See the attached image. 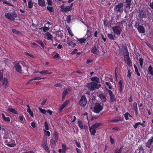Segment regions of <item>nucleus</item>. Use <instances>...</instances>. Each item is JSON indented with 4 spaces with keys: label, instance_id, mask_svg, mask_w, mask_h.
Instances as JSON below:
<instances>
[{
    "label": "nucleus",
    "instance_id": "72a5a7b5",
    "mask_svg": "<svg viewBox=\"0 0 153 153\" xmlns=\"http://www.w3.org/2000/svg\"><path fill=\"white\" fill-rule=\"evenodd\" d=\"M1 115L3 119L5 121L9 122L10 120V119L9 117H6L4 114L2 113L1 114Z\"/></svg>",
    "mask_w": 153,
    "mask_h": 153
},
{
    "label": "nucleus",
    "instance_id": "0e129e2a",
    "mask_svg": "<svg viewBox=\"0 0 153 153\" xmlns=\"http://www.w3.org/2000/svg\"><path fill=\"white\" fill-rule=\"evenodd\" d=\"M41 28L42 29L43 31L45 32H46L49 29V28L48 27H42Z\"/></svg>",
    "mask_w": 153,
    "mask_h": 153
},
{
    "label": "nucleus",
    "instance_id": "f03ea898",
    "mask_svg": "<svg viewBox=\"0 0 153 153\" xmlns=\"http://www.w3.org/2000/svg\"><path fill=\"white\" fill-rule=\"evenodd\" d=\"M123 55L125 56H126L127 58L126 61V62L128 65L129 66H131L132 65V62L129 56V52H128L127 48H125L124 51Z\"/></svg>",
    "mask_w": 153,
    "mask_h": 153
},
{
    "label": "nucleus",
    "instance_id": "2eb2a0df",
    "mask_svg": "<svg viewBox=\"0 0 153 153\" xmlns=\"http://www.w3.org/2000/svg\"><path fill=\"white\" fill-rule=\"evenodd\" d=\"M1 85H4L5 88H6L7 87V84L8 83V80L7 78L4 77L3 78L2 80Z\"/></svg>",
    "mask_w": 153,
    "mask_h": 153
},
{
    "label": "nucleus",
    "instance_id": "39448f33",
    "mask_svg": "<svg viewBox=\"0 0 153 153\" xmlns=\"http://www.w3.org/2000/svg\"><path fill=\"white\" fill-rule=\"evenodd\" d=\"M41 146L48 153H50V151L48 146L47 139H43Z\"/></svg>",
    "mask_w": 153,
    "mask_h": 153
},
{
    "label": "nucleus",
    "instance_id": "a211bd4d",
    "mask_svg": "<svg viewBox=\"0 0 153 153\" xmlns=\"http://www.w3.org/2000/svg\"><path fill=\"white\" fill-rule=\"evenodd\" d=\"M91 33L92 31L91 30V28H88L87 31L85 36L84 37H86V39H87L88 38H90L91 35Z\"/></svg>",
    "mask_w": 153,
    "mask_h": 153
},
{
    "label": "nucleus",
    "instance_id": "ddd939ff",
    "mask_svg": "<svg viewBox=\"0 0 153 153\" xmlns=\"http://www.w3.org/2000/svg\"><path fill=\"white\" fill-rule=\"evenodd\" d=\"M71 90L69 88H67L65 89L62 92V101H64L66 96L68 94L69 91H71Z\"/></svg>",
    "mask_w": 153,
    "mask_h": 153
},
{
    "label": "nucleus",
    "instance_id": "8fccbe9b",
    "mask_svg": "<svg viewBox=\"0 0 153 153\" xmlns=\"http://www.w3.org/2000/svg\"><path fill=\"white\" fill-rule=\"evenodd\" d=\"M71 15H68L67 16L66 19V21L67 23L68 24L69 23L71 22Z\"/></svg>",
    "mask_w": 153,
    "mask_h": 153
},
{
    "label": "nucleus",
    "instance_id": "cd10ccee",
    "mask_svg": "<svg viewBox=\"0 0 153 153\" xmlns=\"http://www.w3.org/2000/svg\"><path fill=\"white\" fill-rule=\"evenodd\" d=\"M102 125V123H96L92 125L91 127H92V128L96 129Z\"/></svg>",
    "mask_w": 153,
    "mask_h": 153
},
{
    "label": "nucleus",
    "instance_id": "e433bc0d",
    "mask_svg": "<svg viewBox=\"0 0 153 153\" xmlns=\"http://www.w3.org/2000/svg\"><path fill=\"white\" fill-rule=\"evenodd\" d=\"M39 73L42 74H51L52 73V72H49L48 70H44L40 71V72H39Z\"/></svg>",
    "mask_w": 153,
    "mask_h": 153
},
{
    "label": "nucleus",
    "instance_id": "20e7f679",
    "mask_svg": "<svg viewBox=\"0 0 153 153\" xmlns=\"http://www.w3.org/2000/svg\"><path fill=\"white\" fill-rule=\"evenodd\" d=\"M103 108V106L99 103H95L93 108V111L96 113H99Z\"/></svg>",
    "mask_w": 153,
    "mask_h": 153
},
{
    "label": "nucleus",
    "instance_id": "412c9836",
    "mask_svg": "<svg viewBox=\"0 0 153 153\" xmlns=\"http://www.w3.org/2000/svg\"><path fill=\"white\" fill-rule=\"evenodd\" d=\"M99 97L103 102H105L106 100V98L105 95L102 93H100L99 94Z\"/></svg>",
    "mask_w": 153,
    "mask_h": 153
},
{
    "label": "nucleus",
    "instance_id": "a19ab883",
    "mask_svg": "<svg viewBox=\"0 0 153 153\" xmlns=\"http://www.w3.org/2000/svg\"><path fill=\"white\" fill-rule=\"evenodd\" d=\"M153 142V140H152V139H149L148 141V142L146 143V146L149 148H150Z\"/></svg>",
    "mask_w": 153,
    "mask_h": 153
},
{
    "label": "nucleus",
    "instance_id": "6ab92c4d",
    "mask_svg": "<svg viewBox=\"0 0 153 153\" xmlns=\"http://www.w3.org/2000/svg\"><path fill=\"white\" fill-rule=\"evenodd\" d=\"M89 128L91 135L94 136L96 133H97V131L95 129L92 128L89 125Z\"/></svg>",
    "mask_w": 153,
    "mask_h": 153
},
{
    "label": "nucleus",
    "instance_id": "680f3d73",
    "mask_svg": "<svg viewBox=\"0 0 153 153\" xmlns=\"http://www.w3.org/2000/svg\"><path fill=\"white\" fill-rule=\"evenodd\" d=\"M128 74L127 76L129 78H130L131 77V72H130L131 70L129 69H128Z\"/></svg>",
    "mask_w": 153,
    "mask_h": 153
},
{
    "label": "nucleus",
    "instance_id": "864d4df0",
    "mask_svg": "<svg viewBox=\"0 0 153 153\" xmlns=\"http://www.w3.org/2000/svg\"><path fill=\"white\" fill-rule=\"evenodd\" d=\"M133 108L134 110H138L137 102H134L133 104Z\"/></svg>",
    "mask_w": 153,
    "mask_h": 153
},
{
    "label": "nucleus",
    "instance_id": "a878e982",
    "mask_svg": "<svg viewBox=\"0 0 153 153\" xmlns=\"http://www.w3.org/2000/svg\"><path fill=\"white\" fill-rule=\"evenodd\" d=\"M123 118L121 117H118L117 119H115L112 120H110L109 121L110 122H114L120 121L123 120Z\"/></svg>",
    "mask_w": 153,
    "mask_h": 153
},
{
    "label": "nucleus",
    "instance_id": "5701e85b",
    "mask_svg": "<svg viewBox=\"0 0 153 153\" xmlns=\"http://www.w3.org/2000/svg\"><path fill=\"white\" fill-rule=\"evenodd\" d=\"M66 43L68 46L71 47H74L76 45V43L72 41H70L69 40H67Z\"/></svg>",
    "mask_w": 153,
    "mask_h": 153
},
{
    "label": "nucleus",
    "instance_id": "2f4dec72",
    "mask_svg": "<svg viewBox=\"0 0 153 153\" xmlns=\"http://www.w3.org/2000/svg\"><path fill=\"white\" fill-rule=\"evenodd\" d=\"M91 80L92 81H95L96 83H98L100 82V80L99 78L97 77L94 76L91 78Z\"/></svg>",
    "mask_w": 153,
    "mask_h": 153
},
{
    "label": "nucleus",
    "instance_id": "c756f323",
    "mask_svg": "<svg viewBox=\"0 0 153 153\" xmlns=\"http://www.w3.org/2000/svg\"><path fill=\"white\" fill-rule=\"evenodd\" d=\"M27 111L29 113V114L31 117H33V113L32 111H31L30 107L28 104L27 105Z\"/></svg>",
    "mask_w": 153,
    "mask_h": 153
},
{
    "label": "nucleus",
    "instance_id": "79ce46f5",
    "mask_svg": "<svg viewBox=\"0 0 153 153\" xmlns=\"http://www.w3.org/2000/svg\"><path fill=\"white\" fill-rule=\"evenodd\" d=\"M134 67L135 69V72L136 73L137 75L138 76H140V74L139 72V70L137 66L135 65L134 64Z\"/></svg>",
    "mask_w": 153,
    "mask_h": 153
},
{
    "label": "nucleus",
    "instance_id": "ea45409f",
    "mask_svg": "<svg viewBox=\"0 0 153 153\" xmlns=\"http://www.w3.org/2000/svg\"><path fill=\"white\" fill-rule=\"evenodd\" d=\"M119 84L120 85V89L119 91L121 93L123 91V86L122 85V82L121 80H120L119 82Z\"/></svg>",
    "mask_w": 153,
    "mask_h": 153
},
{
    "label": "nucleus",
    "instance_id": "9b49d317",
    "mask_svg": "<svg viewBox=\"0 0 153 153\" xmlns=\"http://www.w3.org/2000/svg\"><path fill=\"white\" fill-rule=\"evenodd\" d=\"M60 8L62 9V11L63 12L67 13L71 11L72 10L69 6H65L62 5L60 7Z\"/></svg>",
    "mask_w": 153,
    "mask_h": 153
},
{
    "label": "nucleus",
    "instance_id": "49530a36",
    "mask_svg": "<svg viewBox=\"0 0 153 153\" xmlns=\"http://www.w3.org/2000/svg\"><path fill=\"white\" fill-rule=\"evenodd\" d=\"M148 71L150 74L152 75H153V68L151 65H150L148 68Z\"/></svg>",
    "mask_w": 153,
    "mask_h": 153
},
{
    "label": "nucleus",
    "instance_id": "6e6552de",
    "mask_svg": "<svg viewBox=\"0 0 153 153\" xmlns=\"http://www.w3.org/2000/svg\"><path fill=\"white\" fill-rule=\"evenodd\" d=\"M79 102L81 106L84 107L86 105L87 103V99L85 96H81Z\"/></svg>",
    "mask_w": 153,
    "mask_h": 153
},
{
    "label": "nucleus",
    "instance_id": "69168bd1",
    "mask_svg": "<svg viewBox=\"0 0 153 153\" xmlns=\"http://www.w3.org/2000/svg\"><path fill=\"white\" fill-rule=\"evenodd\" d=\"M19 120L21 122L23 121L24 120H25L23 116H19Z\"/></svg>",
    "mask_w": 153,
    "mask_h": 153
},
{
    "label": "nucleus",
    "instance_id": "4be33fe9",
    "mask_svg": "<svg viewBox=\"0 0 153 153\" xmlns=\"http://www.w3.org/2000/svg\"><path fill=\"white\" fill-rule=\"evenodd\" d=\"M77 39L76 43H83L85 42L87 40V39H86V37H83V38L78 39L77 37H76Z\"/></svg>",
    "mask_w": 153,
    "mask_h": 153
},
{
    "label": "nucleus",
    "instance_id": "58836bf2",
    "mask_svg": "<svg viewBox=\"0 0 153 153\" xmlns=\"http://www.w3.org/2000/svg\"><path fill=\"white\" fill-rule=\"evenodd\" d=\"M107 36L111 40H115V36L114 35L111 33H108L107 35Z\"/></svg>",
    "mask_w": 153,
    "mask_h": 153
},
{
    "label": "nucleus",
    "instance_id": "37998d69",
    "mask_svg": "<svg viewBox=\"0 0 153 153\" xmlns=\"http://www.w3.org/2000/svg\"><path fill=\"white\" fill-rule=\"evenodd\" d=\"M62 151H66L67 150L69 149L68 147L66 146V144L65 143H62Z\"/></svg>",
    "mask_w": 153,
    "mask_h": 153
},
{
    "label": "nucleus",
    "instance_id": "c03bdc74",
    "mask_svg": "<svg viewBox=\"0 0 153 153\" xmlns=\"http://www.w3.org/2000/svg\"><path fill=\"white\" fill-rule=\"evenodd\" d=\"M139 62L140 67L141 68H143V59L142 58L140 57L139 59Z\"/></svg>",
    "mask_w": 153,
    "mask_h": 153
},
{
    "label": "nucleus",
    "instance_id": "338daca9",
    "mask_svg": "<svg viewBox=\"0 0 153 153\" xmlns=\"http://www.w3.org/2000/svg\"><path fill=\"white\" fill-rule=\"evenodd\" d=\"M146 45L148 46L149 48H150L152 49H153V46L150 43H148V42H146Z\"/></svg>",
    "mask_w": 153,
    "mask_h": 153
},
{
    "label": "nucleus",
    "instance_id": "7c9ffc66",
    "mask_svg": "<svg viewBox=\"0 0 153 153\" xmlns=\"http://www.w3.org/2000/svg\"><path fill=\"white\" fill-rule=\"evenodd\" d=\"M123 148V146H121L120 148H117L114 149V153H121Z\"/></svg>",
    "mask_w": 153,
    "mask_h": 153
},
{
    "label": "nucleus",
    "instance_id": "9d476101",
    "mask_svg": "<svg viewBox=\"0 0 153 153\" xmlns=\"http://www.w3.org/2000/svg\"><path fill=\"white\" fill-rule=\"evenodd\" d=\"M110 95V102L111 103H112L116 101V99L115 97V96L113 94L112 91L111 90H107Z\"/></svg>",
    "mask_w": 153,
    "mask_h": 153
},
{
    "label": "nucleus",
    "instance_id": "e2e57ef3",
    "mask_svg": "<svg viewBox=\"0 0 153 153\" xmlns=\"http://www.w3.org/2000/svg\"><path fill=\"white\" fill-rule=\"evenodd\" d=\"M25 53L26 55H27L28 56H29L33 58H34V56L33 55L30 54L27 52H25Z\"/></svg>",
    "mask_w": 153,
    "mask_h": 153
},
{
    "label": "nucleus",
    "instance_id": "6e6d98bb",
    "mask_svg": "<svg viewBox=\"0 0 153 153\" xmlns=\"http://www.w3.org/2000/svg\"><path fill=\"white\" fill-rule=\"evenodd\" d=\"M44 126L46 130H49V126L48 123L45 122L44 123Z\"/></svg>",
    "mask_w": 153,
    "mask_h": 153
},
{
    "label": "nucleus",
    "instance_id": "4d7b16f0",
    "mask_svg": "<svg viewBox=\"0 0 153 153\" xmlns=\"http://www.w3.org/2000/svg\"><path fill=\"white\" fill-rule=\"evenodd\" d=\"M54 86L56 87H59V88H62V85L60 83H56L54 85Z\"/></svg>",
    "mask_w": 153,
    "mask_h": 153
},
{
    "label": "nucleus",
    "instance_id": "c85d7f7f",
    "mask_svg": "<svg viewBox=\"0 0 153 153\" xmlns=\"http://www.w3.org/2000/svg\"><path fill=\"white\" fill-rule=\"evenodd\" d=\"M137 30L140 33H144L145 32V30L144 27L142 25H140L137 28Z\"/></svg>",
    "mask_w": 153,
    "mask_h": 153
},
{
    "label": "nucleus",
    "instance_id": "7ed1b4c3",
    "mask_svg": "<svg viewBox=\"0 0 153 153\" xmlns=\"http://www.w3.org/2000/svg\"><path fill=\"white\" fill-rule=\"evenodd\" d=\"M5 16L7 18L11 21H14L15 20L17 15L16 12L14 11L12 13H5Z\"/></svg>",
    "mask_w": 153,
    "mask_h": 153
},
{
    "label": "nucleus",
    "instance_id": "aec40b11",
    "mask_svg": "<svg viewBox=\"0 0 153 153\" xmlns=\"http://www.w3.org/2000/svg\"><path fill=\"white\" fill-rule=\"evenodd\" d=\"M53 36L49 32H47L46 34V37H45L48 40H53Z\"/></svg>",
    "mask_w": 153,
    "mask_h": 153
},
{
    "label": "nucleus",
    "instance_id": "f704fd0d",
    "mask_svg": "<svg viewBox=\"0 0 153 153\" xmlns=\"http://www.w3.org/2000/svg\"><path fill=\"white\" fill-rule=\"evenodd\" d=\"M47 8L51 14H52V13H53V14L54 12V8L53 7L48 6L47 7Z\"/></svg>",
    "mask_w": 153,
    "mask_h": 153
},
{
    "label": "nucleus",
    "instance_id": "052dcab7",
    "mask_svg": "<svg viewBox=\"0 0 153 153\" xmlns=\"http://www.w3.org/2000/svg\"><path fill=\"white\" fill-rule=\"evenodd\" d=\"M106 85L108 86V88L110 89H111L112 87L111 85V83L109 82H105Z\"/></svg>",
    "mask_w": 153,
    "mask_h": 153
},
{
    "label": "nucleus",
    "instance_id": "bb28decb",
    "mask_svg": "<svg viewBox=\"0 0 153 153\" xmlns=\"http://www.w3.org/2000/svg\"><path fill=\"white\" fill-rule=\"evenodd\" d=\"M38 4L41 7H44L46 5L44 0H38Z\"/></svg>",
    "mask_w": 153,
    "mask_h": 153
},
{
    "label": "nucleus",
    "instance_id": "774afa93",
    "mask_svg": "<svg viewBox=\"0 0 153 153\" xmlns=\"http://www.w3.org/2000/svg\"><path fill=\"white\" fill-rule=\"evenodd\" d=\"M47 4L48 5L52 6L53 3L51 0H47Z\"/></svg>",
    "mask_w": 153,
    "mask_h": 153
},
{
    "label": "nucleus",
    "instance_id": "c9c22d12",
    "mask_svg": "<svg viewBox=\"0 0 153 153\" xmlns=\"http://www.w3.org/2000/svg\"><path fill=\"white\" fill-rule=\"evenodd\" d=\"M35 41L36 43L39 44L40 45L43 49H45V46L42 40H36Z\"/></svg>",
    "mask_w": 153,
    "mask_h": 153
},
{
    "label": "nucleus",
    "instance_id": "a18cd8bd",
    "mask_svg": "<svg viewBox=\"0 0 153 153\" xmlns=\"http://www.w3.org/2000/svg\"><path fill=\"white\" fill-rule=\"evenodd\" d=\"M45 77L41 78V77L38 76V77H34L33 78L30 79V82H31V81H32L33 80H40L41 79H45Z\"/></svg>",
    "mask_w": 153,
    "mask_h": 153
},
{
    "label": "nucleus",
    "instance_id": "13d9d810",
    "mask_svg": "<svg viewBox=\"0 0 153 153\" xmlns=\"http://www.w3.org/2000/svg\"><path fill=\"white\" fill-rule=\"evenodd\" d=\"M3 4H6L7 5H8L12 6L13 7H14V5H13L12 4H11V3L10 2H8L6 1H4L3 2Z\"/></svg>",
    "mask_w": 153,
    "mask_h": 153
},
{
    "label": "nucleus",
    "instance_id": "b1692460",
    "mask_svg": "<svg viewBox=\"0 0 153 153\" xmlns=\"http://www.w3.org/2000/svg\"><path fill=\"white\" fill-rule=\"evenodd\" d=\"M77 123L78 124L79 126L81 129H85V126H84L83 125L82 121L81 120L79 119H78L77 121Z\"/></svg>",
    "mask_w": 153,
    "mask_h": 153
},
{
    "label": "nucleus",
    "instance_id": "1a4fd4ad",
    "mask_svg": "<svg viewBox=\"0 0 153 153\" xmlns=\"http://www.w3.org/2000/svg\"><path fill=\"white\" fill-rule=\"evenodd\" d=\"M13 63L16 71L19 73H21L22 71V67L19 65V62L15 61Z\"/></svg>",
    "mask_w": 153,
    "mask_h": 153
},
{
    "label": "nucleus",
    "instance_id": "423d86ee",
    "mask_svg": "<svg viewBox=\"0 0 153 153\" xmlns=\"http://www.w3.org/2000/svg\"><path fill=\"white\" fill-rule=\"evenodd\" d=\"M124 4L123 3L120 2L118 4L115 5L114 10L117 11L120 13H122L123 11V7Z\"/></svg>",
    "mask_w": 153,
    "mask_h": 153
},
{
    "label": "nucleus",
    "instance_id": "f3484780",
    "mask_svg": "<svg viewBox=\"0 0 153 153\" xmlns=\"http://www.w3.org/2000/svg\"><path fill=\"white\" fill-rule=\"evenodd\" d=\"M58 141L51 139L50 142V145L51 147L52 148H54L55 147L56 143Z\"/></svg>",
    "mask_w": 153,
    "mask_h": 153
},
{
    "label": "nucleus",
    "instance_id": "393cba45",
    "mask_svg": "<svg viewBox=\"0 0 153 153\" xmlns=\"http://www.w3.org/2000/svg\"><path fill=\"white\" fill-rule=\"evenodd\" d=\"M132 0H126L125 3L126 5L125 6L126 8H130L131 6V4L132 2Z\"/></svg>",
    "mask_w": 153,
    "mask_h": 153
},
{
    "label": "nucleus",
    "instance_id": "bf43d9fd",
    "mask_svg": "<svg viewBox=\"0 0 153 153\" xmlns=\"http://www.w3.org/2000/svg\"><path fill=\"white\" fill-rule=\"evenodd\" d=\"M129 115V114L128 112L124 114V117L126 120H128V116Z\"/></svg>",
    "mask_w": 153,
    "mask_h": 153
},
{
    "label": "nucleus",
    "instance_id": "f257e3e1",
    "mask_svg": "<svg viewBox=\"0 0 153 153\" xmlns=\"http://www.w3.org/2000/svg\"><path fill=\"white\" fill-rule=\"evenodd\" d=\"M86 86L89 90L93 91L100 88L101 86V85L96 82H92L88 83Z\"/></svg>",
    "mask_w": 153,
    "mask_h": 153
},
{
    "label": "nucleus",
    "instance_id": "4c0bfd02",
    "mask_svg": "<svg viewBox=\"0 0 153 153\" xmlns=\"http://www.w3.org/2000/svg\"><path fill=\"white\" fill-rule=\"evenodd\" d=\"M140 17L142 18L146 17V13L145 11H142L140 13Z\"/></svg>",
    "mask_w": 153,
    "mask_h": 153
},
{
    "label": "nucleus",
    "instance_id": "473e14b6",
    "mask_svg": "<svg viewBox=\"0 0 153 153\" xmlns=\"http://www.w3.org/2000/svg\"><path fill=\"white\" fill-rule=\"evenodd\" d=\"M7 111L9 112L12 113L18 114V113L17 111H16L14 109L11 108H9L7 109Z\"/></svg>",
    "mask_w": 153,
    "mask_h": 153
},
{
    "label": "nucleus",
    "instance_id": "de8ad7c7",
    "mask_svg": "<svg viewBox=\"0 0 153 153\" xmlns=\"http://www.w3.org/2000/svg\"><path fill=\"white\" fill-rule=\"evenodd\" d=\"M97 47L96 46H94L92 48L91 50V52L92 53H94V54H96V52L97 51Z\"/></svg>",
    "mask_w": 153,
    "mask_h": 153
},
{
    "label": "nucleus",
    "instance_id": "4468645a",
    "mask_svg": "<svg viewBox=\"0 0 153 153\" xmlns=\"http://www.w3.org/2000/svg\"><path fill=\"white\" fill-rule=\"evenodd\" d=\"M69 102V100H67L64 102L62 105L59 108L58 110L60 112H61L65 106L68 104Z\"/></svg>",
    "mask_w": 153,
    "mask_h": 153
},
{
    "label": "nucleus",
    "instance_id": "5fc2aeb1",
    "mask_svg": "<svg viewBox=\"0 0 153 153\" xmlns=\"http://www.w3.org/2000/svg\"><path fill=\"white\" fill-rule=\"evenodd\" d=\"M12 31L13 33H15L16 34H20L21 33L20 32L15 29H12Z\"/></svg>",
    "mask_w": 153,
    "mask_h": 153
},
{
    "label": "nucleus",
    "instance_id": "09e8293b",
    "mask_svg": "<svg viewBox=\"0 0 153 153\" xmlns=\"http://www.w3.org/2000/svg\"><path fill=\"white\" fill-rule=\"evenodd\" d=\"M28 7L29 8H31L33 7V2H32L31 1V0H30L29 1H28Z\"/></svg>",
    "mask_w": 153,
    "mask_h": 153
},
{
    "label": "nucleus",
    "instance_id": "f8f14e48",
    "mask_svg": "<svg viewBox=\"0 0 153 153\" xmlns=\"http://www.w3.org/2000/svg\"><path fill=\"white\" fill-rule=\"evenodd\" d=\"M11 140H11L10 138L7 139L5 141V144L10 147H13L15 146H16V144L15 142H14L13 143H10Z\"/></svg>",
    "mask_w": 153,
    "mask_h": 153
},
{
    "label": "nucleus",
    "instance_id": "dca6fc26",
    "mask_svg": "<svg viewBox=\"0 0 153 153\" xmlns=\"http://www.w3.org/2000/svg\"><path fill=\"white\" fill-rule=\"evenodd\" d=\"M59 136L58 132L56 131H55L53 132L52 138L51 139L58 141L59 140Z\"/></svg>",
    "mask_w": 153,
    "mask_h": 153
},
{
    "label": "nucleus",
    "instance_id": "3c124183",
    "mask_svg": "<svg viewBox=\"0 0 153 153\" xmlns=\"http://www.w3.org/2000/svg\"><path fill=\"white\" fill-rule=\"evenodd\" d=\"M44 134L45 135L48 137H49L50 136L51 133L49 131H47V130H45L44 129Z\"/></svg>",
    "mask_w": 153,
    "mask_h": 153
},
{
    "label": "nucleus",
    "instance_id": "0eeeda50",
    "mask_svg": "<svg viewBox=\"0 0 153 153\" xmlns=\"http://www.w3.org/2000/svg\"><path fill=\"white\" fill-rule=\"evenodd\" d=\"M114 33L116 35H120L121 32V30L119 26H115L112 27Z\"/></svg>",
    "mask_w": 153,
    "mask_h": 153
},
{
    "label": "nucleus",
    "instance_id": "603ef678",
    "mask_svg": "<svg viewBox=\"0 0 153 153\" xmlns=\"http://www.w3.org/2000/svg\"><path fill=\"white\" fill-rule=\"evenodd\" d=\"M38 108L41 113L43 114H46V111L45 110L43 109L40 107H39Z\"/></svg>",
    "mask_w": 153,
    "mask_h": 153
}]
</instances>
